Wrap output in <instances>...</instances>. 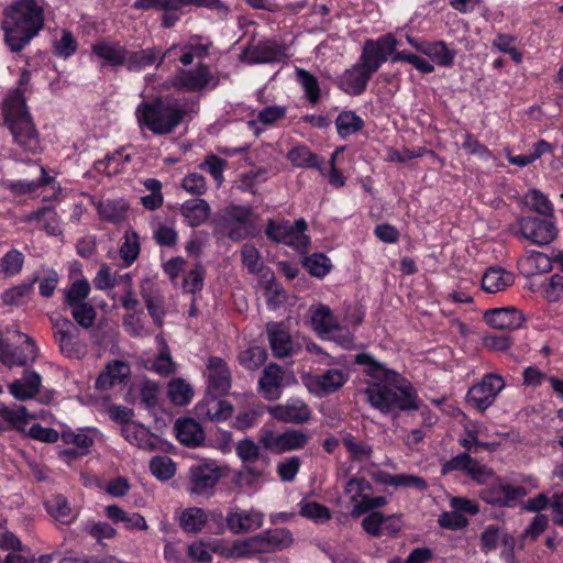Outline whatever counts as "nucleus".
Wrapping results in <instances>:
<instances>
[{
    "label": "nucleus",
    "instance_id": "1",
    "mask_svg": "<svg viewBox=\"0 0 563 563\" xmlns=\"http://www.w3.org/2000/svg\"><path fill=\"white\" fill-rule=\"evenodd\" d=\"M355 364L364 366V374L372 380L363 390L369 405L387 415L394 409L417 410L419 399L413 386L399 373L387 368L368 353L355 355Z\"/></svg>",
    "mask_w": 563,
    "mask_h": 563
},
{
    "label": "nucleus",
    "instance_id": "2",
    "mask_svg": "<svg viewBox=\"0 0 563 563\" xmlns=\"http://www.w3.org/2000/svg\"><path fill=\"white\" fill-rule=\"evenodd\" d=\"M44 7L37 0H14L3 9V40L13 53L23 51L43 30Z\"/></svg>",
    "mask_w": 563,
    "mask_h": 563
},
{
    "label": "nucleus",
    "instance_id": "3",
    "mask_svg": "<svg viewBox=\"0 0 563 563\" xmlns=\"http://www.w3.org/2000/svg\"><path fill=\"white\" fill-rule=\"evenodd\" d=\"M4 124L9 129L15 148L11 156L23 162L22 154L35 155L41 151V140L33 119L26 108L22 91H12L3 104Z\"/></svg>",
    "mask_w": 563,
    "mask_h": 563
},
{
    "label": "nucleus",
    "instance_id": "4",
    "mask_svg": "<svg viewBox=\"0 0 563 563\" xmlns=\"http://www.w3.org/2000/svg\"><path fill=\"white\" fill-rule=\"evenodd\" d=\"M186 110L176 101L156 98L153 101L141 102L135 117L140 128H146L155 135H167L180 125Z\"/></svg>",
    "mask_w": 563,
    "mask_h": 563
},
{
    "label": "nucleus",
    "instance_id": "5",
    "mask_svg": "<svg viewBox=\"0 0 563 563\" xmlns=\"http://www.w3.org/2000/svg\"><path fill=\"white\" fill-rule=\"evenodd\" d=\"M55 343L67 358L80 360L87 354V344L80 338L79 329L68 318L52 313L48 316Z\"/></svg>",
    "mask_w": 563,
    "mask_h": 563
},
{
    "label": "nucleus",
    "instance_id": "6",
    "mask_svg": "<svg viewBox=\"0 0 563 563\" xmlns=\"http://www.w3.org/2000/svg\"><path fill=\"white\" fill-rule=\"evenodd\" d=\"M223 476L222 468L216 462H201L190 466L186 489L191 495L210 497Z\"/></svg>",
    "mask_w": 563,
    "mask_h": 563
},
{
    "label": "nucleus",
    "instance_id": "7",
    "mask_svg": "<svg viewBox=\"0 0 563 563\" xmlns=\"http://www.w3.org/2000/svg\"><path fill=\"white\" fill-rule=\"evenodd\" d=\"M221 221L227 235L233 241H241L253 234V211L249 207L230 206L225 208Z\"/></svg>",
    "mask_w": 563,
    "mask_h": 563
},
{
    "label": "nucleus",
    "instance_id": "8",
    "mask_svg": "<svg viewBox=\"0 0 563 563\" xmlns=\"http://www.w3.org/2000/svg\"><path fill=\"white\" fill-rule=\"evenodd\" d=\"M505 382L500 375L486 374L482 380L473 385L467 395L466 401L470 406L484 412L496 400L497 395L504 389Z\"/></svg>",
    "mask_w": 563,
    "mask_h": 563
},
{
    "label": "nucleus",
    "instance_id": "9",
    "mask_svg": "<svg viewBox=\"0 0 563 563\" xmlns=\"http://www.w3.org/2000/svg\"><path fill=\"white\" fill-rule=\"evenodd\" d=\"M175 88L187 92L202 91L207 87L216 88L219 78L214 76L206 64H198L195 69L179 68L172 79Z\"/></svg>",
    "mask_w": 563,
    "mask_h": 563
},
{
    "label": "nucleus",
    "instance_id": "10",
    "mask_svg": "<svg viewBox=\"0 0 563 563\" xmlns=\"http://www.w3.org/2000/svg\"><path fill=\"white\" fill-rule=\"evenodd\" d=\"M238 456L243 461V467L239 473V477L246 484L251 485L260 479L267 466L266 459L260 461V448L251 439H244L238 442L235 448Z\"/></svg>",
    "mask_w": 563,
    "mask_h": 563
},
{
    "label": "nucleus",
    "instance_id": "11",
    "mask_svg": "<svg viewBox=\"0 0 563 563\" xmlns=\"http://www.w3.org/2000/svg\"><path fill=\"white\" fill-rule=\"evenodd\" d=\"M518 234L536 245H548L558 236L553 219L522 217L518 221Z\"/></svg>",
    "mask_w": 563,
    "mask_h": 563
},
{
    "label": "nucleus",
    "instance_id": "12",
    "mask_svg": "<svg viewBox=\"0 0 563 563\" xmlns=\"http://www.w3.org/2000/svg\"><path fill=\"white\" fill-rule=\"evenodd\" d=\"M377 70L372 69V63L364 60L361 55L357 63L338 78V87L350 96H360Z\"/></svg>",
    "mask_w": 563,
    "mask_h": 563
},
{
    "label": "nucleus",
    "instance_id": "13",
    "mask_svg": "<svg viewBox=\"0 0 563 563\" xmlns=\"http://www.w3.org/2000/svg\"><path fill=\"white\" fill-rule=\"evenodd\" d=\"M260 443L274 453H284L305 448L308 435L299 430H287L275 434L272 430H264L260 437Z\"/></svg>",
    "mask_w": 563,
    "mask_h": 563
},
{
    "label": "nucleus",
    "instance_id": "14",
    "mask_svg": "<svg viewBox=\"0 0 563 563\" xmlns=\"http://www.w3.org/2000/svg\"><path fill=\"white\" fill-rule=\"evenodd\" d=\"M207 393L210 397H221L231 388V372L227 362L218 356H211L207 364Z\"/></svg>",
    "mask_w": 563,
    "mask_h": 563
},
{
    "label": "nucleus",
    "instance_id": "15",
    "mask_svg": "<svg viewBox=\"0 0 563 563\" xmlns=\"http://www.w3.org/2000/svg\"><path fill=\"white\" fill-rule=\"evenodd\" d=\"M347 379L349 374L345 371L330 368L321 374L309 376L307 387L317 396H325L341 389Z\"/></svg>",
    "mask_w": 563,
    "mask_h": 563
},
{
    "label": "nucleus",
    "instance_id": "16",
    "mask_svg": "<svg viewBox=\"0 0 563 563\" xmlns=\"http://www.w3.org/2000/svg\"><path fill=\"white\" fill-rule=\"evenodd\" d=\"M268 413L285 423L302 424L310 420L311 410L301 399H289L285 404L269 406Z\"/></svg>",
    "mask_w": 563,
    "mask_h": 563
},
{
    "label": "nucleus",
    "instance_id": "17",
    "mask_svg": "<svg viewBox=\"0 0 563 563\" xmlns=\"http://www.w3.org/2000/svg\"><path fill=\"white\" fill-rule=\"evenodd\" d=\"M396 47L397 40L393 34H387L376 41H365L361 55L364 60L372 63V69H379L389 55L397 54Z\"/></svg>",
    "mask_w": 563,
    "mask_h": 563
},
{
    "label": "nucleus",
    "instance_id": "18",
    "mask_svg": "<svg viewBox=\"0 0 563 563\" xmlns=\"http://www.w3.org/2000/svg\"><path fill=\"white\" fill-rule=\"evenodd\" d=\"M312 324L320 333L331 334L343 346L349 347L353 343V336L350 332L342 333L332 310L327 306H320L312 314Z\"/></svg>",
    "mask_w": 563,
    "mask_h": 563
},
{
    "label": "nucleus",
    "instance_id": "19",
    "mask_svg": "<svg viewBox=\"0 0 563 563\" xmlns=\"http://www.w3.org/2000/svg\"><path fill=\"white\" fill-rule=\"evenodd\" d=\"M407 40L411 46L428 56L438 66L451 67L453 65L456 51L450 48L444 41H418L410 36Z\"/></svg>",
    "mask_w": 563,
    "mask_h": 563
},
{
    "label": "nucleus",
    "instance_id": "20",
    "mask_svg": "<svg viewBox=\"0 0 563 563\" xmlns=\"http://www.w3.org/2000/svg\"><path fill=\"white\" fill-rule=\"evenodd\" d=\"M294 542L292 534L285 528L267 530L250 541V547L260 552H275L287 549Z\"/></svg>",
    "mask_w": 563,
    "mask_h": 563
},
{
    "label": "nucleus",
    "instance_id": "21",
    "mask_svg": "<svg viewBox=\"0 0 563 563\" xmlns=\"http://www.w3.org/2000/svg\"><path fill=\"white\" fill-rule=\"evenodd\" d=\"M285 372L276 363L268 364L258 379V391L268 401L278 400L283 394Z\"/></svg>",
    "mask_w": 563,
    "mask_h": 563
},
{
    "label": "nucleus",
    "instance_id": "22",
    "mask_svg": "<svg viewBox=\"0 0 563 563\" xmlns=\"http://www.w3.org/2000/svg\"><path fill=\"white\" fill-rule=\"evenodd\" d=\"M37 352L35 342L25 335L24 349L12 346L8 342L2 344V347H0V362L8 367L25 366L30 362L35 361Z\"/></svg>",
    "mask_w": 563,
    "mask_h": 563
},
{
    "label": "nucleus",
    "instance_id": "23",
    "mask_svg": "<svg viewBox=\"0 0 563 563\" xmlns=\"http://www.w3.org/2000/svg\"><path fill=\"white\" fill-rule=\"evenodd\" d=\"M266 333L275 357H288L296 352L291 335L283 323L268 322L266 324Z\"/></svg>",
    "mask_w": 563,
    "mask_h": 563
},
{
    "label": "nucleus",
    "instance_id": "24",
    "mask_svg": "<svg viewBox=\"0 0 563 563\" xmlns=\"http://www.w3.org/2000/svg\"><path fill=\"white\" fill-rule=\"evenodd\" d=\"M175 48L176 46H173L162 52L161 48L153 46L135 52L128 51L125 67L129 71H141L152 65L158 67L163 64L165 57Z\"/></svg>",
    "mask_w": 563,
    "mask_h": 563
},
{
    "label": "nucleus",
    "instance_id": "25",
    "mask_svg": "<svg viewBox=\"0 0 563 563\" xmlns=\"http://www.w3.org/2000/svg\"><path fill=\"white\" fill-rule=\"evenodd\" d=\"M484 320L495 329L516 330L523 324L526 318L522 311L507 307L487 310L484 313Z\"/></svg>",
    "mask_w": 563,
    "mask_h": 563
},
{
    "label": "nucleus",
    "instance_id": "26",
    "mask_svg": "<svg viewBox=\"0 0 563 563\" xmlns=\"http://www.w3.org/2000/svg\"><path fill=\"white\" fill-rule=\"evenodd\" d=\"M178 441L189 448L200 446L205 441V431L192 418H179L174 427Z\"/></svg>",
    "mask_w": 563,
    "mask_h": 563
},
{
    "label": "nucleus",
    "instance_id": "27",
    "mask_svg": "<svg viewBox=\"0 0 563 563\" xmlns=\"http://www.w3.org/2000/svg\"><path fill=\"white\" fill-rule=\"evenodd\" d=\"M91 49L97 57L112 67L125 66L128 49L120 42L101 40Z\"/></svg>",
    "mask_w": 563,
    "mask_h": 563
},
{
    "label": "nucleus",
    "instance_id": "28",
    "mask_svg": "<svg viewBox=\"0 0 563 563\" xmlns=\"http://www.w3.org/2000/svg\"><path fill=\"white\" fill-rule=\"evenodd\" d=\"M41 384L42 377L37 372L25 371L21 379H15L9 385V391L18 400H27L36 396Z\"/></svg>",
    "mask_w": 563,
    "mask_h": 563
},
{
    "label": "nucleus",
    "instance_id": "29",
    "mask_svg": "<svg viewBox=\"0 0 563 563\" xmlns=\"http://www.w3.org/2000/svg\"><path fill=\"white\" fill-rule=\"evenodd\" d=\"M245 55L251 64H263L279 62L284 53L275 41H263L249 48Z\"/></svg>",
    "mask_w": 563,
    "mask_h": 563
},
{
    "label": "nucleus",
    "instance_id": "30",
    "mask_svg": "<svg viewBox=\"0 0 563 563\" xmlns=\"http://www.w3.org/2000/svg\"><path fill=\"white\" fill-rule=\"evenodd\" d=\"M227 525L235 534L255 530L263 525V515L257 511L231 512L227 517Z\"/></svg>",
    "mask_w": 563,
    "mask_h": 563
},
{
    "label": "nucleus",
    "instance_id": "31",
    "mask_svg": "<svg viewBox=\"0 0 563 563\" xmlns=\"http://www.w3.org/2000/svg\"><path fill=\"white\" fill-rule=\"evenodd\" d=\"M515 282L514 275L500 267H489L483 275L482 287L485 291L496 294L504 291Z\"/></svg>",
    "mask_w": 563,
    "mask_h": 563
},
{
    "label": "nucleus",
    "instance_id": "32",
    "mask_svg": "<svg viewBox=\"0 0 563 563\" xmlns=\"http://www.w3.org/2000/svg\"><path fill=\"white\" fill-rule=\"evenodd\" d=\"M129 375V366L125 362L113 361L99 374L95 386L99 390H108L115 384H120Z\"/></svg>",
    "mask_w": 563,
    "mask_h": 563
},
{
    "label": "nucleus",
    "instance_id": "33",
    "mask_svg": "<svg viewBox=\"0 0 563 563\" xmlns=\"http://www.w3.org/2000/svg\"><path fill=\"white\" fill-rule=\"evenodd\" d=\"M121 433L126 441L140 449L152 452L157 448V438L143 427L125 424Z\"/></svg>",
    "mask_w": 563,
    "mask_h": 563
},
{
    "label": "nucleus",
    "instance_id": "34",
    "mask_svg": "<svg viewBox=\"0 0 563 563\" xmlns=\"http://www.w3.org/2000/svg\"><path fill=\"white\" fill-rule=\"evenodd\" d=\"M180 212L190 227H198L209 218L210 207L203 199H190L181 205Z\"/></svg>",
    "mask_w": 563,
    "mask_h": 563
},
{
    "label": "nucleus",
    "instance_id": "35",
    "mask_svg": "<svg viewBox=\"0 0 563 563\" xmlns=\"http://www.w3.org/2000/svg\"><path fill=\"white\" fill-rule=\"evenodd\" d=\"M308 225L303 219H298L291 224L289 222L284 235L283 244L294 246L299 252H307L310 239L305 234Z\"/></svg>",
    "mask_w": 563,
    "mask_h": 563
},
{
    "label": "nucleus",
    "instance_id": "36",
    "mask_svg": "<svg viewBox=\"0 0 563 563\" xmlns=\"http://www.w3.org/2000/svg\"><path fill=\"white\" fill-rule=\"evenodd\" d=\"M500 540L503 541L505 547L510 548V554L512 555V547L515 544V539L511 536L504 533L495 525L487 526L485 528V530L482 532V534H481L482 550L485 553L494 551L497 548L498 542Z\"/></svg>",
    "mask_w": 563,
    "mask_h": 563
},
{
    "label": "nucleus",
    "instance_id": "37",
    "mask_svg": "<svg viewBox=\"0 0 563 563\" xmlns=\"http://www.w3.org/2000/svg\"><path fill=\"white\" fill-rule=\"evenodd\" d=\"M364 120L352 110H344L335 119V128L341 139H346L364 128Z\"/></svg>",
    "mask_w": 563,
    "mask_h": 563
},
{
    "label": "nucleus",
    "instance_id": "38",
    "mask_svg": "<svg viewBox=\"0 0 563 563\" xmlns=\"http://www.w3.org/2000/svg\"><path fill=\"white\" fill-rule=\"evenodd\" d=\"M0 417L9 427L23 433L25 432L24 426L34 418V416L29 415L24 406L14 405L13 407H8L3 404H0Z\"/></svg>",
    "mask_w": 563,
    "mask_h": 563
},
{
    "label": "nucleus",
    "instance_id": "39",
    "mask_svg": "<svg viewBox=\"0 0 563 563\" xmlns=\"http://www.w3.org/2000/svg\"><path fill=\"white\" fill-rule=\"evenodd\" d=\"M54 178L48 176L44 166H40V178L37 180H7L4 187L18 195H26L36 191L38 188L49 185Z\"/></svg>",
    "mask_w": 563,
    "mask_h": 563
},
{
    "label": "nucleus",
    "instance_id": "40",
    "mask_svg": "<svg viewBox=\"0 0 563 563\" xmlns=\"http://www.w3.org/2000/svg\"><path fill=\"white\" fill-rule=\"evenodd\" d=\"M286 111V107L282 106L265 107L257 113L256 120H250L247 125L253 131L255 136H260L263 130L258 126V123L264 125H273L285 118Z\"/></svg>",
    "mask_w": 563,
    "mask_h": 563
},
{
    "label": "nucleus",
    "instance_id": "41",
    "mask_svg": "<svg viewBox=\"0 0 563 563\" xmlns=\"http://www.w3.org/2000/svg\"><path fill=\"white\" fill-rule=\"evenodd\" d=\"M208 519L202 508L191 507L181 511L179 526L186 532L196 533L201 531Z\"/></svg>",
    "mask_w": 563,
    "mask_h": 563
},
{
    "label": "nucleus",
    "instance_id": "42",
    "mask_svg": "<svg viewBox=\"0 0 563 563\" xmlns=\"http://www.w3.org/2000/svg\"><path fill=\"white\" fill-rule=\"evenodd\" d=\"M68 308L73 318L71 321L76 324L77 328L89 330L95 325L97 319V310L92 303L86 302Z\"/></svg>",
    "mask_w": 563,
    "mask_h": 563
},
{
    "label": "nucleus",
    "instance_id": "43",
    "mask_svg": "<svg viewBox=\"0 0 563 563\" xmlns=\"http://www.w3.org/2000/svg\"><path fill=\"white\" fill-rule=\"evenodd\" d=\"M128 211V203L120 200H104L98 205V213L100 217L109 222L118 223L125 219Z\"/></svg>",
    "mask_w": 563,
    "mask_h": 563
},
{
    "label": "nucleus",
    "instance_id": "44",
    "mask_svg": "<svg viewBox=\"0 0 563 563\" xmlns=\"http://www.w3.org/2000/svg\"><path fill=\"white\" fill-rule=\"evenodd\" d=\"M526 205L543 218L554 219L553 205L540 190H529L526 195Z\"/></svg>",
    "mask_w": 563,
    "mask_h": 563
},
{
    "label": "nucleus",
    "instance_id": "45",
    "mask_svg": "<svg viewBox=\"0 0 563 563\" xmlns=\"http://www.w3.org/2000/svg\"><path fill=\"white\" fill-rule=\"evenodd\" d=\"M530 275L548 273L552 269V260L544 253L531 251L521 263Z\"/></svg>",
    "mask_w": 563,
    "mask_h": 563
},
{
    "label": "nucleus",
    "instance_id": "46",
    "mask_svg": "<svg viewBox=\"0 0 563 563\" xmlns=\"http://www.w3.org/2000/svg\"><path fill=\"white\" fill-rule=\"evenodd\" d=\"M287 158L297 167L321 168L319 157L305 145L290 150Z\"/></svg>",
    "mask_w": 563,
    "mask_h": 563
},
{
    "label": "nucleus",
    "instance_id": "47",
    "mask_svg": "<svg viewBox=\"0 0 563 563\" xmlns=\"http://www.w3.org/2000/svg\"><path fill=\"white\" fill-rule=\"evenodd\" d=\"M267 360V351L262 346H251L238 356L241 366L247 371H255L260 368Z\"/></svg>",
    "mask_w": 563,
    "mask_h": 563
},
{
    "label": "nucleus",
    "instance_id": "48",
    "mask_svg": "<svg viewBox=\"0 0 563 563\" xmlns=\"http://www.w3.org/2000/svg\"><path fill=\"white\" fill-rule=\"evenodd\" d=\"M90 289V284L86 278L75 280L65 291L64 303L67 307L86 303Z\"/></svg>",
    "mask_w": 563,
    "mask_h": 563
},
{
    "label": "nucleus",
    "instance_id": "49",
    "mask_svg": "<svg viewBox=\"0 0 563 563\" xmlns=\"http://www.w3.org/2000/svg\"><path fill=\"white\" fill-rule=\"evenodd\" d=\"M44 218L46 219V223L44 224V230L49 235H58L62 233L60 228L58 225V221H57V214L52 207H43L35 211H32L30 214L26 216L25 221L26 222L40 221Z\"/></svg>",
    "mask_w": 563,
    "mask_h": 563
},
{
    "label": "nucleus",
    "instance_id": "50",
    "mask_svg": "<svg viewBox=\"0 0 563 563\" xmlns=\"http://www.w3.org/2000/svg\"><path fill=\"white\" fill-rule=\"evenodd\" d=\"M342 443L353 461L362 462L373 454V448L368 443L357 440L352 434L343 437Z\"/></svg>",
    "mask_w": 563,
    "mask_h": 563
},
{
    "label": "nucleus",
    "instance_id": "51",
    "mask_svg": "<svg viewBox=\"0 0 563 563\" xmlns=\"http://www.w3.org/2000/svg\"><path fill=\"white\" fill-rule=\"evenodd\" d=\"M192 394L190 385L181 378L173 379L168 385V397L177 406L187 405Z\"/></svg>",
    "mask_w": 563,
    "mask_h": 563
},
{
    "label": "nucleus",
    "instance_id": "52",
    "mask_svg": "<svg viewBox=\"0 0 563 563\" xmlns=\"http://www.w3.org/2000/svg\"><path fill=\"white\" fill-rule=\"evenodd\" d=\"M241 261L250 274H260L265 268L260 251L252 244H244L242 246Z\"/></svg>",
    "mask_w": 563,
    "mask_h": 563
},
{
    "label": "nucleus",
    "instance_id": "53",
    "mask_svg": "<svg viewBox=\"0 0 563 563\" xmlns=\"http://www.w3.org/2000/svg\"><path fill=\"white\" fill-rule=\"evenodd\" d=\"M297 79L302 86L306 97L310 103L316 104L320 99V87L318 79L309 71L298 68Z\"/></svg>",
    "mask_w": 563,
    "mask_h": 563
},
{
    "label": "nucleus",
    "instance_id": "54",
    "mask_svg": "<svg viewBox=\"0 0 563 563\" xmlns=\"http://www.w3.org/2000/svg\"><path fill=\"white\" fill-rule=\"evenodd\" d=\"M385 505H387V498L385 496L372 497L368 494L364 495L362 496V499H360L353 506L351 510V517L358 518L364 514L378 511L377 509L384 507Z\"/></svg>",
    "mask_w": 563,
    "mask_h": 563
},
{
    "label": "nucleus",
    "instance_id": "55",
    "mask_svg": "<svg viewBox=\"0 0 563 563\" xmlns=\"http://www.w3.org/2000/svg\"><path fill=\"white\" fill-rule=\"evenodd\" d=\"M47 511L58 521L68 523L73 519L71 508L67 499L60 495L53 497L46 503Z\"/></svg>",
    "mask_w": 563,
    "mask_h": 563
},
{
    "label": "nucleus",
    "instance_id": "56",
    "mask_svg": "<svg viewBox=\"0 0 563 563\" xmlns=\"http://www.w3.org/2000/svg\"><path fill=\"white\" fill-rule=\"evenodd\" d=\"M24 256L18 250H11L0 261V272L5 277L19 274L23 267Z\"/></svg>",
    "mask_w": 563,
    "mask_h": 563
},
{
    "label": "nucleus",
    "instance_id": "57",
    "mask_svg": "<svg viewBox=\"0 0 563 563\" xmlns=\"http://www.w3.org/2000/svg\"><path fill=\"white\" fill-rule=\"evenodd\" d=\"M218 398L219 397H211V399L207 402L206 416L210 420H225L233 412V407L229 401Z\"/></svg>",
    "mask_w": 563,
    "mask_h": 563
},
{
    "label": "nucleus",
    "instance_id": "58",
    "mask_svg": "<svg viewBox=\"0 0 563 563\" xmlns=\"http://www.w3.org/2000/svg\"><path fill=\"white\" fill-rule=\"evenodd\" d=\"M140 254V242L136 232H126L120 249V255L126 265H131Z\"/></svg>",
    "mask_w": 563,
    "mask_h": 563
},
{
    "label": "nucleus",
    "instance_id": "59",
    "mask_svg": "<svg viewBox=\"0 0 563 563\" xmlns=\"http://www.w3.org/2000/svg\"><path fill=\"white\" fill-rule=\"evenodd\" d=\"M152 474L159 479H169L175 475V464L168 456H155L150 462Z\"/></svg>",
    "mask_w": 563,
    "mask_h": 563
},
{
    "label": "nucleus",
    "instance_id": "60",
    "mask_svg": "<svg viewBox=\"0 0 563 563\" xmlns=\"http://www.w3.org/2000/svg\"><path fill=\"white\" fill-rule=\"evenodd\" d=\"M32 284H20L2 292L1 299L7 306H20L24 299L31 294Z\"/></svg>",
    "mask_w": 563,
    "mask_h": 563
},
{
    "label": "nucleus",
    "instance_id": "61",
    "mask_svg": "<svg viewBox=\"0 0 563 563\" xmlns=\"http://www.w3.org/2000/svg\"><path fill=\"white\" fill-rule=\"evenodd\" d=\"M372 489L373 487L366 478L356 476L351 477L344 487L345 494L351 495L350 499L355 504L362 499V496L367 495L366 492Z\"/></svg>",
    "mask_w": 563,
    "mask_h": 563
},
{
    "label": "nucleus",
    "instance_id": "62",
    "mask_svg": "<svg viewBox=\"0 0 563 563\" xmlns=\"http://www.w3.org/2000/svg\"><path fill=\"white\" fill-rule=\"evenodd\" d=\"M391 62H407L422 74H431L434 71V66L426 58L408 53L406 51L397 52V54L393 56Z\"/></svg>",
    "mask_w": 563,
    "mask_h": 563
},
{
    "label": "nucleus",
    "instance_id": "63",
    "mask_svg": "<svg viewBox=\"0 0 563 563\" xmlns=\"http://www.w3.org/2000/svg\"><path fill=\"white\" fill-rule=\"evenodd\" d=\"M309 273L316 277H323L330 272V260L321 253H314L305 261Z\"/></svg>",
    "mask_w": 563,
    "mask_h": 563
},
{
    "label": "nucleus",
    "instance_id": "64",
    "mask_svg": "<svg viewBox=\"0 0 563 563\" xmlns=\"http://www.w3.org/2000/svg\"><path fill=\"white\" fill-rule=\"evenodd\" d=\"M300 515L317 523H323L331 518L329 508L314 501L302 504Z\"/></svg>",
    "mask_w": 563,
    "mask_h": 563
}]
</instances>
